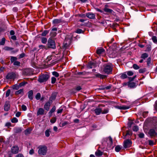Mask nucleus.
I'll return each mask as SVG.
<instances>
[{"label": "nucleus", "mask_w": 157, "mask_h": 157, "mask_svg": "<svg viewBox=\"0 0 157 157\" xmlns=\"http://www.w3.org/2000/svg\"><path fill=\"white\" fill-rule=\"evenodd\" d=\"M34 153V151L33 149L30 150L29 151V153L30 155L33 154Z\"/></svg>", "instance_id": "63"}, {"label": "nucleus", "mask_w": 157, "mask_h": 157, "mask_svg": "<svg viewBox=\"0 0 157 157\" xmlns=\"http://www.w3.org/2000/svg\"><path fill=\"white\" fill-rule=\"evenodd\" d=\"M145 71V69H140L139 70V72L140 73H143Z\"/></svg>", "instance_id": "60"}, {"label": "nucleus", "mask_w": 157, "mask_h": 157, "mask_svg": "<svg viewBox=\"0 0 157 157\" xmlns=\"http://www.w3.org/2000/svg\"><path fill=\"white\" fill-rule=\"evenodd\" d=\"M53 56H49L47 57V61L48 62L50 60H51L52 58L53 57Z\"/></svg>", "instance_id": "54"}, {"label": "nucleus", "mask_w": 157, "mask_h": 157, "mask_svg": "<svg viewBox=\"0 0 157 157\" xmlns=\"http://www.w3.org/2000/svg\"><path fill=\"white\" fill-rule=\"evenodd\" d=\"M16 78V74L13 72L10 73L8 74L6 76V78L7 79H14Z\"/></svg>", "instance_id": "6"}, {"label": "nucleus", "mask_w": 157, "mask_h": 157, "mask_svg": "<svg viewBox=\"0 0 157 157\" xmlns=\"http://www.w3.org/2000/svg\"><path fill=\"white\" fill-rule=\"evenodd\" d=\"M39 47L40 48H42V49L44 48L45 49H48V47H47L45 46H44V45H39Z\"/></svg>", "instance_id": "48"}, {"label": "nucleus", "mask_w": 157, "mask_h": 157, "mask_svg": "<svg viewBox=\"0 0 157 157\" xmlns=\"http://www.w3.org/2000/svg\"><path fill=\"white\" fill-rule=\"evenodd\" d=\"M17 59V58L15 57L11 56L10 58V60L11 63L14 62Z\"/></svg>", "instance_id": "33"}, {"label": "nucleus", "mask_w": 157, "mask_h": 157, "mask_svg": "<svg viewBox=\"0 0 157 157\" xmlns=\"http://www.w3.org/2000/svg\"><path fill=\"white\" fill-rule=\"evenodd\" d=\"M116 108L120 109H126L129 108V107L125 106V105L121 106H116L115 107Z\"/></svg>", "instance_id": "13"}, {"label": "nucleus", "mask_w": 157, "mask_h": 157, "mask_svg": "<svg viewBox=\"0 0 157 157\" xmlns=\"http://www.w3.org/2000/svg\"><path fill=\"white\" fill-rule=\"evenodd\" d=\"M132 144V142L130 140H127L124 141L123 146L124 148H128L131 146Z\"/></svg>", "instance_id": "5"}, {"label": "nucleus", "mask_w": 157, "mask_h": 157, "mask_svg": "<svg viewBox=\"0 0 157 157\" xmlns=\"http://www.w3.org/2000/svg\"><path fill=\"white\" fill-rule=\"evenodd\" d=\"M57 95V93L56 92L53 93L51 96L49 98L48 101L50 103H52L53 101L55 100Z\"/></svg>", "instance_id": "8"}, {"label": "nucleus", "mask_w": 157, "mask_h": 157, "mask_svg": "<svg viewBox=\"0 0 157 157\" xmlns=\"http://www.w3.org/2000/svg\"><path fill=\"white\" fill-rule=\"evenodd\" d=\"M133 67L135 69L137 70L139 69L140 67L136 64H134L133 65Z\"/></svg>", "instance_id": "52"}, {"label": "nucleus", "mask_w": 157, "mask_h": 157, "mask_svg": "<svg viewBox=\"0 0 157 157\" xmlns=\"http://www.w3.org/2000/svg\"><path fill=\"white\" fill-rule=\"evenodd\" d=\"M104 10L105 12L110 13H112L113 12V11L112 10L107 8H105L104 9Z\"/></svg>", "instance_id": "24"}, {"label": "nucleus", "mask_w": 157, "mask_h": 157, "mask_svg": "<svg viewBox=\"0 0 157 157\" xmlns=\"http://www.w3.org/2000/svg\"><path fill=\"white\" fill-rule=\"evenodd\" d=\"M49 77V75H48L46 74H44L39 76L38 81L40 83L43 82L47 81Z\"/></svg>", "instance_id": "2"}, {"label": "nucleus", "mask_w": 157, "mask_h": 157, "mask_svg": "<svg viewBox=\"0 0 157 157\" xmlns=\"http://www.w3.org/2000/svg\"><path fill=\"white\" fill-rule=\"evenodd\" d=\"M21 108L23 111H25L27 109L26 106L24 105H22L21 106Z\"/></svg>", "instance_id": "58"}, {"label": "nucleus", "mask_w": 157, "mask_h": 157, "mask_svg": "<svg viewBox=\"0 0 157 157\" xmlns=\"http://www.w3.org/2000/svg\"><path fill=\"white\" fill-rule=\"evenodd\" d=\"M11 123L10 122H8L6 123L5 126L8 127L11 126Z\"/></svg>", "instance_id": "57"}, {"label": "nucleus", "mask_w": 157, "mask_h": 157, "mask_svg": "<svg viewBox=\"0 0 157 157\" xmlns=\"http://www.w3.org/2000/svg\"><path fill=\"white\" fill-rule=\"evenodd\" d=\"M139 136L140 138H143L144 137V133H140V134L139 135Z\"/></svg>", "instance_id": "59"}, {"label": "nucleus", "mask_w": 157, "mask_h": 157, "mask_svg": "<svg viewBox=\"0 0 157 157\" xmlns=\"http://www.w3.org/2000/svg\"><path fill=\"white\" fill-rule=\"evenodd\" d=\"M95 155L97 156H100L103 155V152L100 150H97L95 152Z\"/></svg>", "instance_id": "18"}, {"label": "nucleus", "mask_w": 157, "mask_h": 157, "mask_svg": "<svg viewBox=\"0 0 157 157\" xmlns=\"http://www.w3.org/2000/svg\"><path fill=\"white\" fill-rule=\"evenodd\" d=\"M52 74L56 77H58L59 76V74L57 72L53 71L52 72Z\"/></svg>", "instance_id": "43"}, {"label": "nucleus", "mask_w": 157, "mask_h": 157, "mask_svg": "<svg viewBox=\"0 0 157 157\" xmlns=\"http://www.w3.org/2000/svg\"><path fill=\"white\" fill-rule=\"evenodd\" d=\"M152 40L154 43L157 44V39L156 36H152Z\"/></svg>", "instance_id": "36"}, {"label": "nucleus", "mask_w": 157, "mask_h": 157, "mask_svg": "<svg viewBox=\"0 0 157 157\" xmlns=\"http://www.w3.org/2000/svg\"><path fill=\"white\" fill-rule=\"evenodd\" d=\"M48 48H52L54 49L56 48V44L54 40L51 38H49L47 44Z\"/></svg>", "instance_id": "4"}, {"label": "nucleus", "mask_w": 157, "mask_h": 157, "mask_svg": "<svg viewBox=\"0 0 157 157\" xmlns=\"http://www.w3.org/2000/svg\"><path fill=\"white\" fill-rule=\"evenodd\" d=\"M41 97V95L40 93H37L36 94L35 98L36 100H39Z\"/></svg>", "instance_id": "42"}, {"label": "nucleus", "mask_w": 157, "mask_h": 157, "mask_svg": "<svg viewBox=\"0 0 157 157\" xmlns=\"http://www.w3.org/2000/svg\"><path fill=\"white\" fill-rule=\"evenodd\" d=\"M19 85H15L13 86V89L17 90L19 88Z\"/></svg>", "instance_id": "41"}, {"label": "nucleus", "mask_w": 157, "mask_h": 157, "mask_svg": "<svg viewBox=\"0 0 157 157\" xmlns=\"http://www.w3.org/2000/svg\"><path fill=\"white\" fill-rule=\"evenodd\" d=\"M19 149L17 146H13L11 148V152L14 154H16L18 152Z\"/></svg>", "instance_id": "10"}, {"label": "nucleus", "mask_w": 157, "mask_h": 157, "mask_svg": "<svg viewBox=\"0 0 157 157\" xmlns=\"http://www.w3.org/2000/svg\"><path fill=\"white\" fill-rule=\"evenodd\" d=\"M11 38L13 40H16V37L15 36L13 35L11 36Z\"/></svg>", "instance_id": "62"}, {"label": "nucleus", "mask_w": 157, "mask_h": 157, "mask_svg": "<svg viewBox=\"0 0 157 157\" xmlns=\"http://www.w3.org/2000/svg\"><path fill=\"white\" fill-rule=\"evenodd\" d=\"M69 124L68 122V121H64L63 122L61 123V124L62 125V127H63L67 124Z\"/></svg>", "instance_id": "49"}, {"label": "nucleus", "mask_w": 157, "mask_h": 157, "mask_svg": "<svg viewBox=\"0 0 157 157\" xmlns=\"http://www.w3.org/2000/svg\"><path fill=\"white\" fill-rule=\"evenodd\" d=\"M56 109V107L55 106H53L52 109H51L49 113H50L51 114H52V113H53L55 111Z\"/></svg>", "instance_id": "37"}, {"label": "nucleus", "mask_w": 157, "mask_h": 157, "mask_svg": "<svg viewBox=\"0 0 157 157\" xmlns=\"http://www.w3.org/2000/svg\"><path fill=\"white\" fill-rule=\"evenodd\" d=\"M96 66V63L94 61H90L88 64V67L90 68L95 67Z\"/></svg>", "instance_id": "14"}, {"label": "nucleus", "mask_w": 157, "mask_h": 157, "mask_svg": "<svg viewBox=\"0 0 157 157\" xmlns=\"http://www.w3.org/2000/svg\"><path fill=\"white\" fill-rule=\"evenodd\" d=\"M94 111L95 114L97 115H99L102 113V109L100 108H97Z\"/></svg>", "instance_id": "17"}, {"label": "nucleus", "mask_w": 157, "mask_h": 157, "mask_svg": "<svg viewBox=\"0 0 157 157\" xmlns=\"http://www.w3.org/2000/svg\"><path fill=\"white\" fill-rule=\"evenodd\" d=\"M132 129L134 131L136 132L138 130V127L137 126H134Z\"/></svg>", "instance_id": "51"}, {"label": "nucleus", "mask_w": 157, "mask_h": 157, "mask_svg": "<svg viewBox=\"0 0 157 157\" xmlns=\"http://www.w3.org/2000/svg\"><path fill=\"white\" fill-rule=\"evenodd\" d=\"M96 76L98 78H100L103 79L105 78L106 76L105 75H102L100 74H97L96 75Z\"/></svg>", "instance_id": "23"}, {"label": "nucleus", "mask_w": 157, "mask_h": 157, "mask_svg": "<svg viewBox=\"0 0 157 157\" xmlns=\"http://www.w3.org/2000/svg\"><path fill=\"white\" fill-rule=\"evenodd\" d=\"M21 113L19 112H17L16 114V116L17 117H19L21 115Z\"/></svg>", "instance_id": "61"}, {"label": "nucleus", "mask_w": 157, "mask_h": 157, "mask_svg": "<svg viewBox=\"0 0 157 157\" xmlns=\"http://www.w3.org/2000/svg\"><path fill=\"white\" fill-rule=\"evenodd\" d=\"M126 72L122 74L120 76V77L122 79H124L127 78V76L126 73Z\"/></svg>", "instance_id": "25"}, {"label": "nucleus", "mask_w": 157, "mask_h": 157, "mask_svg": "<svg viewBox=\"0 0 157 157\" xmlns=\"http://www.w3.org/2000/svg\"><path fill=\"white\" fill-rule=\"evenodd\" d=\"M109 110L108 109H106L104 110L102 112V113L103 114H106L107 113H108Z\"/></svg>", "instance_id": "56"}, {"label": "nucleus", "mask_w": 157, "mask_h": 157, "mask_svg": "<svg viewBox=\"0 0 157 157\" xmlns=\"http://www.w3.org/2000/svg\"><path fill=\"white\" fill-rule=\"evenodd\" d=\"M127 74L128 76H132L133 75V73L131 71H129L127 72Z\"/></svg>", "instance_id": "50"}, {"label": "nucleus", "mask_w": 157, "mask_h": 157, "mask_svg": "<svg viewBox=\"0 0 157 157\" xmlns=\"http://www.w3.org/2000/svg\"><path fill=\"white\" fill-rule=\"evenodd\" d=\"M6 39L5 38H2V40L0 41V45H3L4 44L5 42Z\"/></svg>", "instance_id": "31"}, {"label": "nucleus", "mask_w": 157, "mask_h": 157, "mask_svg": "<svg viewBox=\"0 0 157 157\" xmlns=\"http://www.w3.org/2000/svg\"><path fill=\"white\" fill-rule=\"evenodd\" d=\"M121 147L120 145H117L115 148V150L116 152H118L120 151Z\"/></svg>", "instance_id": "28"}, {"label": "nucleus", "mask_w": 157, "mask_h": 157, "mask_svg": "<svg viewBox=\"0 0 157 157\" xmlns=\"http://www.w3.org/2000/svg\"><path fill=\"white\" fill-rule=\"evenodd\" d=\"M76 32L78 33H83V32L82 29H78L77 30Z\"/></svg>", "instance_id": "55"}, {"label": "nucleus", "mask_w": 157, "mask_h": 157, "mask_svg": "<svg viewBox=\"0 0 157 157\" xmlns=\"http://www.w3.org/2000/svg\"><path fill=\"white\" fill-rule=\"evenodd\" d=\"M33 91L32 90H31L29 91L28 93V98L30 100L33 99Z\"/></svg>", "instance_id": "19"}, {"label": "nucleus", "mask_w": 157, "mask_h": 157, "mask_svg": "<svg viewBox=\"0 0 157 157\" xmlns=\"http://www.w3.org/2000/svg\"><path fill=\"white\" fill-rule=\"evenodd\" d=\"M23 89H21L18 90L16 91L15 93V94L17 95L19 94H23Z\"/></svg>", "instance_id": "20"}, {"label": "nucleus", "mask_w": 157, "mask_h": 157, "mask_svg": "<svg viewBox=\"0 0 157 157\" xmlns=\"http://www.w3.org/2000/svg\"><path fill=\"white\" fill-rule=\"evenodd\" d=\"M136 86L135 83L134 82H130L128 84V86L130 88L135 87Z\"/></svg>", "instance_id": "22"}, {"label": "nucleus", "mask_w": 157, "mask_h": 157, "mask_svg": "<svg viewBox=\"0 0 157 157\" xmlns=\"http://www.w3.org/2000/svg\"><path fill=\"white\" fill-rule=\"evenodd\" d=\"M151 59L150 57L148 58L147 60V64L148 67H150L151 65Z\"/></svg>", "instance_id": "27"}, {"label": "nucleus", "mask_w": 157, "mask_h": 157, "mask_svg": "<svg viewBox=\"0 0 157 157\" xmlns=\"http://www.w3.org/2000/svg\"><path fill=\"white\" fill-rule=\"evenodd\" d=\"M38 153L40 155H46L47 151V147L45 145H40L38 147Z\"/></svg>", "instance_id": "1"}, {"label": "nucleus", "mask_w": 157, "mask_h": 157, "mask_svg": "<svg viewBox=\"0 0 157 157\" xmlns=\"http://www.w3.org/2000/svg\"><path fill=\"white\" fill-rule=\"evenodd\" d=\"M56 32L51 31L50 33V36L52 37H55L56 35Z\"/></svg>", "instance_id": "32"}, {"label": "nucleus", "mask_w": 157, "mask_h": 157, "mask_svg": "<svg viewBox=\"0 0 157 157\" xmlns=\"http://www.w3.org/2000/svg\"><path fill=\"white\" fill-rule=\"evenodd\" d=\"M18 119L16 117H14L12 119L11 121L13 123H16L18 122Z\"/></svg>", "instance_id": "39"}, {"label": "nucleus", "mask_w": 157, "mask_h": 157, "mask_svg": "<svg viewBox=\"0 0 157 157\" xmlns=\"http://www.w3.org/2000/svg\"><path fill=\"white\" fill-rule=\"evenodd\" d=\"M45 136L47 137H48L50 135L49 131L48 130H46L45 132Z\"/></svg>", "instance_id": "46"}, {"label": "nucleus", "mask_w": 157, "mask_h": 157, "mask_svg": "<svg viewBox=\"0 0 157 157\" xmlns=\"http://www.w3.org/2000/svg\"><path fill=\"white\" fill-rule=\"evenodd\" d=\"M86 16L88 18L90 19H94L95 17V14L91 12L86 13Z\"/></svg>", "instance_id": "9"}, {"label": "nucleus", "mask_w": 157, "mask_h": 157, "mask_svg": "<svg viewBox=\"0 0 157 157\" xmlns=\"http://www.w3.org/2000/svg\"><path fill=\"white\" fill-rule=\"evenodd\" d=\"M112 67L111 64H107L105 65L103 71L105 73L109 74L112 72Z\"/></svg>", "instance_id": "3"}, {"label": "nucleus", "mask_w": 157, "mask_h": 157, "mask_svg": "<svg viewBox=\"0 0 157 157\" xmlns=\"http://www.w3.org/2000/svg\"><path fill=\"white\" fill-rule=\"evenodd\" d=\"M52 104L48 101L44 105V108L47 111H48Z\"/></svg>", "instance_id": "11"}, {"label": "nucleus", "mask_w": 157, "mask_h": 157, "mask_svg": "<svg viewBox=\"0 0 157 157\" xmlns=\"http://www.w3.org/2000/svg\"><path fill=\"white\" fill-rule=\"evenodd\" d=\"M31 132V130L29 128L26 129L25 131V133L26 135L30 134Z\"/></svg>", "instance_id": "35"}, {"label": "nucleus", "mask_w": 157, "mask_h": 157, "mask_svg": "<svg viewBox=\"0 0 157 157\" xmlns=\"http://www.w3.org/2000/svg\"><path fill=\"white\" fill-rule=\"evenodd\" d=\"M15 132L16 133H19L21 132L22 131L21 128H15Z\"/></svg>", "instance_id": "29"}, {"label": "nucleus", "mask_w": 157, "mask_h": 157, "mask_svg": "<svg viewBox=\"0 0 157 157\" xmlns=\"http://www.w3.org/2000/svg\"><path fill=\"white\" fill-rule=\"evenodd\" d=\"M41 42L42 43L45 44L46 43L47 40L46 38L44 37H42L41 38Z\"/></svg>", "instance_id": "26"}, {"label": "nucleus", "mask_w": 157, "mask_h": 157, "mask_svg": "<svg viewBox=\"0 0 157 157\" xmlns=\"http://www.w3.org/2000/svg\"><path fill=\"white\" fill-rule=\"evenodd\" d=\"M61 21L60 20L56 19L53 20V23L55 24H58Z\"/></svg>", "instance_id": "40"}, {"label": "nucleus", "mask_w": 157, "mask_h": 157, "mask_svg": "<svg viewBox=\"0 0 157 157\" xmlns=\"http://www.w3.org/2000/svg\"><path fill=\"white\" fill-rule=\"evenodd\" d=\"M49 32V30H44L42 33L41 35L43 36H45Z\"/></svg>", "instance_id": "30"}, {"label": "nucleus", "mask_w": 157, "mask_h": 157, "mask_svg": "<svg viewBox=\"0 0 157 157\" xmlns=\"http://www.w3.org/2000/svg\"><path fill=\"white\" fill-rule=\"evenodd\" d=\"M10 104L9 101H6L5 103L4 109L5 111H8L10 109Z\"/></svg>", "instance_id": "12"}, {"label": "nucleus", "mask_w": 157, "mask_h": 157, "mask_svg": "<svg viewBox=\"0 0 157 157\" xmlns=\"http://www.w3.org/2000/svg\"><path fill=\"white\" fill-rule=\"evenodd\" d=\"M149 134L151 136H155L156 135V133L154 129H151L148 132Z\"/></svg>", "instance_id": "15"}, {"label": "nucleus", "mask_w": 157, "mask_h": 157, "mask_svg": "<svg viewBox=\"0 0 157 157\" xmlns=\"http://www.w3.org/2000/svg\"><path fill=\"white\" fill-rule=\"evenodd\" d=\"M16 157H24L22 154H19L18 155H17L16 156Z\"/></svg>", "instance_id": "64"}, {"label": "nucleus", "mask_w": 157, "mask_h": 157, "mask_svg": "<svg viewBox=\"0 0 157 157\" xmlns=\"http://www.w3.org/2000/svg\"><path fill=\"white\" fill-rule=\"evenodd\" d=\"M10 93V89H8L6 92V97L9 96Z\"/></svg>", "instance_id": "45"}, {"label": "nucleus", "mask_w": 157, "mask_h": 157, "mask_svg": "<svg viewBox=\"0 0 157 157\" xmlns=\"http://www.w3.org/2000/svg\"><path fill=\"white\" fill-rule=\"evenodd\" d=\"M104 140L106 142L107 144L109 146H111L113 144V140L110 136H109L108 138L104 139Z\"/></svg>", "instance_id": "7"}, {"label": "nucleus", "mask_w": 157, "mask_h": 157, "mask_svg": "<svg viewBox=\"0 0 157 157\" xmlns=\"http://www.w3.org/2000/svg\"><path fill=\"white\" fill-rule=\"evenodd\" d=\"M4 49L6 51H11L13 49V48L8 46L5 47Z\"/></svg>", "instance_id": "38"}, {"label": "nucleus", "mask_w": 157, "mask_h": 157, "mask_svg": "<svg viewBox=\"0 0 157 157\" xmlns=\"http://www.w3.org/2000/svg\"><path fill=\"white\" fill-rule=\"evenodd\" d=\"M20 63L18 61H15L13 63V65L14 66H19L20 65Z\"/></svg>", "instance_id": "47"}, {"label": "nucleus", "mask_w": 157, "mask_h": 157, "mask_svg": "<svg viewBox=\"0 0 157 157\" xmlns=\"http://www.w3.org/2000/svg\"><path fill=\"white\" fill-rule=\"evenodd\" d=\"M104 49L102 48L98 49L97 50V53L98 54H100L104 52Z\"/></svg>", "instance_id": "21"}, {"label": "nucleus", "mask_w": 157, "mask_h": 157, "mask_svg": "<svg viewBox=\"0 0 157 157\" xmlns=\"http://www.w3.org/2000/svg\"><path fill=\"white\" fill-rule=\"evenodd\" d=\"M56 81V78L54 77H52L51 78V83L52 84H54Z\"/></svg>", "instance_id": "44"}, {"label": "nucleus", "mask_w": 157, "mask_h": 157, "mask_svg": "<svg viewBox=\"0 0 157 157\" xmlns=\"http://www.w3.org/2000/svg\"><path fill=\"white\" fill-rule=\"evenodd\" d=\"M148 56V55L147 53H144L142 55L141 58L144 59L146 58H147Z\"/></svg>", "instance_id": "34"}, {"label": "nucleus", "mask_w": 157, "mask_h": 157, "mask_svg": "<svg viewBox=\"0 0 157 157\" xmlns=\"http://www.w3.org/2000/svg\"><path fill=\"white\" fill-rule=\"evenodd\" d=\"M44 110L43 108H39L37 111V116L43 115L44 114Z\"/></svg>", "instance_id": "16"}, {"label": "nucleus", "mask_w": 157, "mask_h": 157, "mask_svg": "<svg viewBox=\"0 0 157 157\" xmlns=\"http://www.w3.org/2000/svg\"><path fill=\"white\" fill-rule=\"evenodd\" d=\"M56 118H52L50 120V122L52 123H54L56 122Z\"/></svg>", "instance_id": "53"}]
</instances>
